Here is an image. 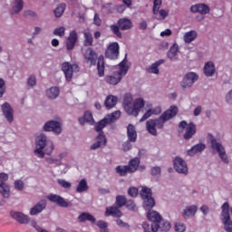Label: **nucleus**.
<instances>
[{
    "instance_id": "58836bf2",
    "label": "nucleus",
    "mask_w": 232,
    "mask_h": 232,
    "mask_svg": "<svg viewBox=\"0 0 232 232\" xmlns=\"http://www.w3.org/2000/svg\"><path fill=\"white\" fill-rule=\"evenodd\" d=\"M79 222H86L88 220L89 222H92V224H95V217H93L90 213L83 212L78 217Z\"/></svg>"
},
{
    "instance_id": "2eb2a0df",
    "label": "nucleus",
    "mask_w": 232,
    "mask_h": 232,
    "mask_svg": "<svg viewBox=\"0 0 232 232\" xmlns=\"http://www.w3.org/2000/svg\"><path fill=\"white\" fill-rule=\"evenodd\" d=\"M174 169L178 173H182L183 175H188V164L181 158L176 157L174 160Z\"/></svg>"
},
{
    "instance_id": "1a4fd4ad",
    "label": "nucleus",
    "mask_w": 232,
    "mask_h": 232,
    "mask_svg": "<svg viewBox=\"0 0 232 232\" xmlns=\"http://www.w3.org/2000/svg\"><path fill=\"white\" fill-rule=\"evenodd\" d=\"M208 137L211 149L218 151L219 158L225 162V164H229V159H227V154H226V149H224L222 143L217 141V139H215V137H213V135L211 134H209Z\"/></svg>"
},
{
    "instance_id": "ea45409f",
    "label": "nucleus",
    "mask_w": 232,
    "mask_h": 232,
    "mask_svg": "<svg viewBox=\"0 0 232 232\" xmlns=\"http://www.w3.org/2000/svg\"><path fill=\"white\" fill-rule=\"evenodd\" d=\"M164 63H166V60L160 59L156 63H152L149 68L150 73H155V74L159 73V67L160 66V64H164Z\"/></svg>"
},
{
    "instance_id": "79ce46f5",
    "label": "nucleus",
    "mask_w": 232,
    "mask_h": 232,
    "mask_svg": "<svg viewBox=\"0 0 232 232\" xmlns=\"http://www.w3.org/2000/svg\"><path fill=\"white\" fill-rule=\"evenodd\" d=\"M88 182L86 179H82L76 188V193H84L85 191H88Z\"/></svg>"
},
{
    "instance_id": "13d9d810",
    "label": "nucleus",
    "mask_w": 232,
    "mask_h": 232,
    "mask_svg": "<svg viewBox=\"0 0 232 232\" xmlns=\"http://www.w3.org/2000/svg\"><path fill=\"white\" fill-rule=\"evenodd\" d=\"M161 169L160 167H152L150 169V175L152 177H159L160 176Z\"/></svg>"
},
{
    "instance_id": "69168bd1",
    "label": "nucleus",
    "mask_w": 232,
    "mask_h": 232,
    "mask_svg": "<svg viewBox=\"0 0 232 232\" xmlns=\"http://www.w3.org/2000/svg\"><path fill=\"white\" fill-rule=\"evenodd\" d=\"M48 164H54L55 166H61V160L53 159V158H49L46 160Z\"/></svg>"
},
{
    "instance_id": "f257e3e1",
    "label": "nucleus",
    "mask_w": 232,
    "mask_h": 232,
    "mask_svg": "<svg viewBox=\"0 0 232 232\" xmlns=\"http://www.w3.org/2000/svg\"><path fill=\"white\" fill-rule=\"evenodd\" d=\"M83 59L87 64H90V66H95V64H97L98 76L104 77L106 63L104 62L103 55L98 56L97 53L93 50V48L89 47L85 50L83 53Z\"/></svg>"
},
{
    "instance_id": "864d4df0",
    "label": "nucleus",
    "mask_w": 232,
    "mask_h": 232,
    "mask_svg": "<svg viewBox=\"0 0 232 232\" xmlns=\"http://www.w3.org/2000/svg\"><path fill=\"white\" fill-rule=\"evenodd\" d=\"M155 113H157V112H155V110H149L148 111H146L145 113H144V115L141 117V119L140 120V122H144V121H147V119H150V117L151 116V115H154Z\"/></svg>"
},
{
    "instance_id": "4468645a",
    "label": "nucleus",
    "mask_w": 232,
    "mask_h": 232,
    "mask_svg": "<svg viewBox=\"0 0 232 232\" xmlns=\"http://www.w3.org/2000/svg\"><path fill=\"white\" fill-rule=\"evenodd\" d=\"M198 81V74L195 72H188L181 82L182 88H191Z\"/></svg>"
},
{
    "instance_id": "4c0bfd02",
    "label": "nucleus",
    "mask_w": 232,
    "mask_h": 232,
    "mask_svg": "<svg viewBox=\"0 0 232 232\" xmlns=\"http://www.w3.org/2000/svg\"><path fill=\"white\" fill-rule=\"evenodd\" d=\"M197 209L198 208L195 205L187 207V208L183 212L184 218H189V217H195L197 213Z\"/></svg>"
},
{
    "instance_id": "0e129e2a",
    "label": "nucleus",
    "mask_w": 232,
    "mask_h": 232,
    "mask_svg": "<svg viewBox=\"0 0 232 232\" xmlns=\"http://www.w3.org/2000/svg\"><path fill=\"white\" fill-rule=\"evenodd\" d=\"M5 92H6V87L5 86V80L0 79V97L5 95Z\"/></svg>"
},
{
    "instance_id": "dca6fc26",
    "label": "nucleus",
    "mask_w": 232,
    "mask_h": 232,
    "mask_svg": "<svg viewBox=\"0 0 232 232\" xmlns=\"http://www.w3.org/2000/svg\"><path fill=\"white\" fill-rule=\"evenodd\" d=\"M44 131H53V133H56V135H59V133L63 131V129H61V123L55 121H47L44 125Z\"/></svg>"
},
{
    "instance_id": "de8ad7c7",
    "label": "nucleus",
    "mask_w": 232,
    "mask_h": 232,
    "mask_svg": "<svg viewBox=\"0 0 232 232\" xmlns=\"http://www.w3.org/2000/svg\"><path fill=\"white\" fill-rule=\"evenodd\" d=\"M64 10H66V4L63 3L54 9L55 17H63Z\"/></svg>"
},
{
    "instance_id": "e433bc0d",
    "label": "nucleus",
    "mask_w": 232,
    "mask_h": 232,
    "mask_svg": "<svg viewBox=\"0 0 232 232\" xmlns=\"http://www.w3.org/2000/svg\"><path fill=\"white\" fill-rule=\"evenodd\" d=\"M0 194L4 198H10V185L0 183Z\"/></svg>"
},
{
    "instance_id": "a878e982",
    "label": "nucleus",
    "mask_w": 232,
    "mask_h": 232,
    "mask_svg": "<svg viewBox=\"0 0 232 232\" xmlns=\"http://www.w3.org/2000/svg\"><path fill=\"white\" fill-rule=\"evenodd\" d=\"M79 122L83 126V124H86L88 122L91 124V126H93L95 124V120H93V114L90 111H86L83 114V117L79 118Z\"/></svg>"
},
{
    "instance_id": "6e6d98bb",
    "label": "nucleus",
    "mask_w": 232,
    "mask_h": 232,
    "mask_svg": "<svg viewBox=\"0 0 232 232\" xmlns=\"http://www.w3.org/2000/svg\"><path fill=\"white\" fill-rule=\"evenodd\" d=\"M124 4L125 5L117 6V12H119V14H122V12L126 10V6H131V1H124Z\"/></svg>"
},
{
    "instance_id": "39448f33",
    "label": "nucleus",
    "mask_w": 232,
    "mask_h": 232,
    "mask_svg": "<svg viewBox=\"0 0 232 232\" xmlns=\"http://www.w3.org/2000/svg\"><path fill=\"white\" fill-rule=\"evenodd\" d=\"M147 218H149L150 222H151V224L150 225L148 222L142 223V228L144 232H151L153 230V227H155L156 226L158 227L159 222L162 220V216H160L159 212L151 210V208H149Z\"/></svg>"
},
{
    "instance_id": "412c9836",
    "label": "nucleus",
    "mask_w": 232,
    "mask_h": 232,
    "mask_svg": "<svg viewBox=\"0 0 232 232\" xmlns=\"http://www.w3.org/2000/svg\"><path fill=\"white\" fill-rule=\"evenodd\" d=\"M171 229V223H169L167 220L162 219L158 223V227H152L151 232H157V231H162V232H168Z\"/></svg>"
},
{
    "instance_id": "473e14b6",
    "label": "nucleus",
    "mask_w": 232,
    "mask_h": 232,
    "mask_svg": "<svg viewBox=\"0 0 232 232\" xmlns=\"http://www.w3.org/2000/svg\"><path fill=\"white\" fill-rule=\"evenodd\" d=\"M132 102H133V97H131V94L130 93L125 94L123 98V107L127 113L130 112Z\"/></svg>"
},
{
    "instance_id": "603ef678",
    "label": "nucleus",
    "mask_w": 232,
    "mask_h": 232,
    "mask_svg": "<svg viewBox=\"0 0 232 232\" xmlns=\"http://www.w3.org/2000/svg\"><path fill=\"white\" fill-rule=\"evenodd\" d=\"M64 32H66V29L64 26H61L54 29L53 35H57L58 37H64Z\"/></svg>"
},
{
    "instance_id": "09e8293b",
    "label": "nucleus",
    "mask_w": 232,
    "mask_h": 232,
    "mask_svg": "<svg viewBox=\"0 0 232 232\" xmlns=\"http://www.w3.org/2000/svg\"><path fill=\"white\" fill-rule=\"evenodd\" d=\"M96 226L100 228L101 232H109L108 223H106L105 221L99 220L97 221Z\"/></svg>"
},
{
    "instance_id": "bf43d9fd",
    "label": "nucleus",
    "mask_w": 232,
    "mask_h": 232,
    "mask_svg": "<svg viewBox=\"0 0 232 232\" xmlns=\"http://www.w3.org/2000/svg\"><path fill=\"white\" fill-rule=\"evenodd\" d=\"M175 231L176 232H184L186 231V225L183 223L178 222L175 224Z\"/></svg>"
},
{
    "instance_id": "ddd939ff",
    "label": "nucleus",
    "mask_w": 232,
    "mask_h": 232,
    "mask_svg": "<svg viewBox=\"0 0 232 232\" xmlns=\"http://www.w3.org/2000/svg\"><path fill=\"white\" fill-rule=\"evenodd\" d=\"M47 200H49V202L56 204V206H59L60 208H70V206H72V202H67L64 198L56 194L48 195Z\"/></svg>"
},
{
    "instance_id": "37998d69",
    "label": "nucleus",
    "mask_w": 232,
    "mask_h": 232,
    "mask_svg": "<svg viewBox=\"0 0 232 232\" xmlns=\"http://www.w3.org/2000/svg\"><path fill=\"white\" fill-rule=\"evenodd\" d=\"M127 201L128 199H126L125 196L118 195L116 196V201L114 206H116L117 208H124V206H126Z\"/></svg>"
},
{
    "instance_id": "b1692460",
    "label": "nucleus",
    "mask_w": 232,
    "mask_h": 232,
    "mask_svg": "<svg viewBox=\"0 0 232 232\" xmlns=\"http://www.w3.org/2000/svg\"><path fill=\"white\" fill-rule=\"evenodd\" d=\"M77 32L76 31H71L69 34V36L66 41V48L67 50H73L75 48V44H77Z\"/></svg>"
},
{
    "instance_id": "3c124183",
    "label": "nucleus",
    "mask_w": 232,
    "mask_h": 232,
    "mask_svg": "<svg viewBox=\"0 0 232 232\" xmlns=\"http://www.w3.org/2000/svg\"><path fill=\"white\" fill-rule=\"evenodd\" d=\"M160 6H162V1H154V5L152 8V12L154 15H157L160 11Z\"/></svg>"
},
{
    "instance_id": "6ab92c4d",
    "label": "nucleus",
    "mask_w": 232,
    "mask_h": 232,
    "mask_svg": "<svg viewBox=\"0 0 232 232\" xmlns=\"http://www.w3.org/2000/svg\"><path fill=\"white\" fill-rule=\"evenodd\" d=\"M120 208L116 205L107 207L105 210V217H113L114 218H121L122 217V212Z\"/></svg>"
},
{
    "instance_id": "cd10ccee",
    "label": "nucleus",
    "mask_w": 232,
    "mask_h": 232,
    "mask_svg": "<svg viewBox=\"0 0 232 232\" xmlns=\"http://www.w3.org/2000/svg\"><path fill=\"white\" fill-rule=\"evenodd\" d=\"M127 136L130 142H137V130L132 124H129L127 127Z\"/></svg>"
},
{
    "instance_id": "a19ab883",
    "label": "nucleus",
    "mask_w": 232,
    "mask_h": 232,
    "mask_svg": "<svg viewBox=\"0 0 232 232\" xmlns=\"http://www.w3.org/2000/svg\"><path fill=\"white\" fill-rule=\"evenodd\" d=\"M59 88L58 87H51L49 90L46 91V95L49 99H57L59 97Z\"/></svg>"
},
{
    "instance_id": "4be33fe9",
    "label": "nucleus",
    "mask_w": 232,
    "mask_h": 232,
    "mask_svg": "<svg viewBox=\"0 0 232 232\" xmlns=\"http://www.w3.org/2000/svg\"><path fill=\"white\" fill-rule=\"evenodd\" d=\"M2 111L8 121V122H14V109L10 106V103L5 102L2 105Z\"/></svg>"
},
{
    "instance_id": "6e6552de",
    "label": "nucleus",
    "mask_w": 232,
    "mask_h": 232,
    "mask_svg": "<svg viewBox=\"0 0 232 232\" xmlns=\"http://www.w3.org/2000/svg\"><path fill=\"white\" fill-rule=\"evenodd\" d=\"M140 195L143 200V208L145 209H152L155 208V199L153 198V192H151V188L143 187Z\"/></svg>"
},
{
    "instance_id": "c85d7f7f",
    "label": "nucleus",
    "mask_w": 232,
    "mask_h": 232,
    "mask_svg": "<svg viewBox=\"0 0 232 232\" xmlns=\"http://www.w3.org/2000/svg\"><path fill=\"white\" fill-rule=\"evenodd\" d=\"M215 63L213 62H208L204 66V73L206 77H213L215 75Z\"/></svg>"
},
{
    "instance_id": "5fc2aeb1",
    "label": "nucleus",
    "mask_w": 232,
    "mask_h": 232,
    "mask_svg": "<svg viewBox=\"0 0 232 232\" xmlns=\"http://www.w3.org/2000/svg\"><path fill=\"white\" fill-rule=\"evenodd\" d=\"M125 206L127 209H130V211H135L137 208V205L135 204V201H133V199L127 200Z\"/></svg>"
},
{
    "instance_id": "c756f323",
    "label": "nucleus",
    "mask_w": 232,
    "mask_h": 232,
    "mask_svg": "<svg viewBox=\"0 0 232 232\" xmlns=\"http://www.w3.org/2000/svg\"><path fill=\"white\" fill-rule=\"evenodd\" d=\"M119 72H116L115 73H117L122 79V77L128 73V70H130V67L128 66V60H126V58L123 59V61L119 63Z\"/></svg>"
},
{
    "instance_id": "5701e85b",
    "label": "nucleus",
    "mask_w": 232,
    "mask_h": 232,
    "mask_svg": "<svg viewBox=\"0 0 232 232\" xmlns=\"http://www.w3.org/2000/svg\"><path fill=\"white\" fill-rule=\"evenodd\" d=\"M195 133H197V125L193 122H189L186 127L183 139H185V140H189L190 139H193V135H195Z\"/></svg>"
},
{
    "instance_id": "4d7b16f0",
    "label": "nucleus",
    "mask_w": 232,
    "mask_h": 232,
    "mask_svg": "<svg viewBox=\"0 0 232 232\" xmlns=\"http://www.w3.org/2000/svg\"><path fill=\"white\" fill-rule=\"evenodd\" d=\"M14 188L18 191H23V189H24V182H23V180L16 179L14 181Z\"/></svg>"
},
{
    "instance_id": "c9c22d12",
    "label": "nucleus",
    "mask_w": 232,
    "mask_h": 232,
    "mask_svg": "<svg viewBox=\"0 0 232 232\" xmlns=\"http://www.w3.org/2000/svg\"><path fill=\"white\" fill-rule=\"evenodd\" d=\"M23 6H24V4L23 1L13 2L11 15H14V14H19V12H21V10H23Z\"/></svg>"
},
{
    "instance_id": "7c9ffc66",
    "label": "nucleus",
    "mask_w": 232,
    "mask_h": 232,
    "mask_svg": "<svg viewBox=\"0 0 232 232\" xmlns=\"http://www.w3.org/2000/svg\"><path fill=\"white\" fill-rule=\"evenodd\" d=\"M206 150V144L199 143L195 146H193L190 150H188V155L190 157H193L195 153H201V151H204Z\"/></svg>"
},
{
    "instance_id": "f03ea898",
    "label": "nucleus",
    "mask_w": 232,
    "mask_h": 232,
    "mask_svg": "<svg viewBox=\"0 0 232 232\" xmlns=\"http://www.w3.org/2000/svg\"><path fill=\"white\" fill-rule=\"evenodd\" d=\"M35 144L34 155L39 157V159H44V153L45 155H52L53 153V141L47 140L46 135L40 134L36 138Z\"/></svg>"
},
{
    "instance_id": "0eeeda50",
    "label": "nucleus",
    "mask_w": 232,
    "mask_h": 232,
    "mask_svg": "<svg viewBox=\"0 0 232 232\" xmlns=\"http://www.w3.org/2000/svg\"><path fill=\"white\" fill-rule=\"evenodd\" d=\"M133 26V24L131 23V20L127 18H121L118 21V25L112 24L110 26L112 34L116 35V37H119V39H122V33H121V30L126 31V30H131V27Z\"/></svg>"
},
{
    "instance_id": "423d86ee",
    "label": "nucleus",
    "mask_w": 232,
    "mask_h": 232,
    "mask_svg": "<svg viewBox=\"0 0 232 232\" xmlns=\"http://www.w3.org/2000/svg\"><path fill=\"white\" fill-rule=\"evenodd\" d=\"M177 113H179V108L175 105L170 106L169 109L165 111L159 119L154 120L156 128L162 130L164 128V122L170 121L173 117H176Z\"/></svg>"
},
{
    "instance_id": "a211bd4d",
    "label": "nucleus",
    "mask_w": 232,
    "mask_h": 232,
    "mask_svg": "<svg viewBox=\"0 0 232 232\" xmlns=\"http://www.w3.org/2000/svg\"><path fill=\"white\" fill-rule=\"evenodd\" d=\"M10 216L14 220H16L19 224H30V217L23 214V212H17L12 210Z\"/></svg>"
},
{
    "instance_id": "aec40b11",
    "label": "nucleus",
    "mask_w": 232,
    "mask_h": 232,
    "mask_svg": "<svg viewBox=\"0 0 232 232\" xmlns=\"http://www.w3.org/2000/svg\"><path fill=\"white\" fill-rule=\"evenodd\" d=\"M190 12H192V14L206 15L209 12V6L205 4H197L190 7Z\"/></svg>"
},
{
    "instance_id": "f3484780",
    "label": "nucleus",
    "mask_w": 232,
    "mask_h": 232,
    "mask_svg": "<svg viewBox=\"0 0 232 232\" xmlns=\"http://www.w3.org/2000/svg\"><path fill=\"white\" fill-rule=\"evenodd\" d=\"M141 108H144V100L142 98L136 99L133 102V107H130L128 115L138 117Z\"/></svg>"
},
{
    "instance_id": "9b49d317",
    "label": "nucleus",
    "mask_w": 232,
    "mask_h": 232,
    "mask_svg": "<svg viewBox=\"0 0 232 232\" xmlns=\"http://www.w3.org/2000/svg\"><path fill=\"white\" fill-rule=\"evenodd\" d=\"M79 70L80 68L78 64H72L70 62L62 63V72H63L67 82H72V79H73V72H79Z\"/></svg>"
},
{
    "instance_id": "8fccbe9b",
    "label": "nucleus",
    "mask_w": 232,
    "mask_h": 232,
    "mask_svg": "<svg viewBox=\"0 0 232 232\" xmlns=\"http://www.w3.org/2000/svg\"><path fill=\"white\" fill-rule=\"evenodd\" d=\"M57 182L61 188H63V189H70L72 188V183L66 181L65 179H57Z\"/></svg>"
},
{
    "instance_id": "393cba45",
    "label": "nucleus",
    "mask_w": 232,
    "mask_h": 232,
    "mask_svg": "<svg viewBox=\"0 0 232 232\" xmlns=\"http://www.w3.org/2000/svg\"><path fill=\"white\" fill-rule=\"evenodd\" d=\"M44 209H46V200L42 199L31 208L30 215H39V213H43Z\"/></svg>"
},
{
    "instance_id": "a18cd8bd",
    "label": "nucleus",
    "mask_w": 232,
    "mask_h": 232,
    "mask_svg": "<svg viewBox=\"0 0 232 232\" xmlns=\"http://www.w3.org/2000/svg\"><path fill=\"white\" fill-rule=\"evenodd\" d=\"M84 46H93V36L92 35V33L85 32L84 33Z\"/></svg>"
},
{
    "instance_id": "49530a36",
    "label": "nucleus",
    "mask_w": 232,
    "mask_h": 232,
    "mask_svg": "<svg viewBox=\"0 0 232 232\" xmlns=\"http://www.w3.org/2000/svg\"><path fill=\"white\" fill-rule=\"evenodd\" d=\"M105 119L108 121V122H115V121H119V119H121V111H115L114 112L109 114Z\"/></svg>"
},
{
    "instance_id": "20e7f679",
    "label": "nucleus",
    "mask_w": 232,
    "mask_h": 232,
    "mask_svg": "<svg viewBox=\"0 0 232 232\" xmlns=\"http://www.w3.org/2000/svg\"><path fill=\"white\" fill-rule=\"evenodd\" d=\"M139 166H140V158L136 157L130 160L128 165L117 166L115 169L120 177H126L128 173H135L139 169Z\"/></svg>"
},
{
    "instance_id": "f704fd0d",
    "label": "nucleus",
    "mask_w": 232,
    "mask_h": 232,
    "mask_svg": "<svg viewBox=\"0 0 232 232\" xmlns=\"http://www.w3.org/2000/svg\"><path fill=\"white\" fill-rule=\"evenodd\" d=\"M197 35L198 34L195 30L187 32L183 36L184 42L187 43V44H189V43H193V41L197 39Z\"/></svg>"
},
{
    "instance_id": "c03bdc74",
    "label": "nucleus",
    "mask_w": 232,
    "mask_h": 232,
    "mask_svg": "<svg viewBox=\"0 0 232 232\" xmlns=\"http://www.w3.org/2000/svg\"><path fill=\"white\" fill-rule=\"evenodd\" d=\"M177 53H179V46L177 44H174L168 52L169 59H170V61H173V59H177Z\"/></svg>"
},
{
    "instance_id": "72a5a7b5",
    "label": "nucleus",
    "mask_w": 232,
    "mask_h": 232,
    "mask_svg": "<svg viewBox=\"0 0 232 232\" xmlns=\"http://www.w3.org/2000/svg\"><path fill=\"white\" fill-rule=\"evenodd\" d=\"M117 97L113 96V95H109L107 96L106 100H105V108H107V110H111V108H114V106L117 105Z\"/></svg>"
},
{
    "instance_id": "2f4dec72",
    "label": "nucleus",
    "mask_w": 232,
    "mask_h": 232,
    "mask_svg": "<svg viewBox=\"0 0 232 232\" xmlns=\"http://www.w3.org/2000/svg\"><path fill=\"white\" fill-rule=\"evenodd\" d=\"M146 126L149 133L153 135V137H157V123L155 122V120L147 121Z\"/></svg>"
},
{
    "instance_id": "7ed1b4c3",
    "label": "nucleus",
    "mask_w": 232,
    "mask_h": 232,
    "mask_svg": "<svg viewBox=\"0 0 232 232\" xmlns=\"http://www.w3.org/2000/svg\"><path fill=\"white\" fill-rule=\"evenodd\" d=\"M108 120L106 118L95 124V131H98L99 135L96 138V142L91 146V150H98V148H103V146H106V136H104L102 130L106 128Z\"/></svg>"
},
{
    "instance_id": "052dcab7",
    "label": "nucleus",
    "mask_w": 232,
    "mask_h": 232,
    "mask_svg": "<svg viewBox=\"0 0 232 232\" xmlns=\"http://www.w3.org/2000/svg\"><path fill=\"white\" fill-rule=\"evenodd\" d=\"M128 194L130 195V197H132L133 198H135V197L139 195V189L135 187H131L128 189Z\"/></svg>"
},
{
    "instance_id": "338daca9",
    "label": "nucleus",
    "mask_w": 232,
    "mask_h": 232,
    "mask_svg": "<svg viewBox=\"0 0 232 232\" xmlns=\"http://www.w3.org/2000/svg\"><path fill=\"white\" fill-rule=\"evenodd\" d=\"M131 141H130V140L128 141H125L122 144V150L123 151H130V150H131Z\"/></svg>"
},
{
    "instance_id": "774afa93",
    "label": "nucleus",
    "mask_w": 232,
    "mask_h": 232,
    "mask_svg": "<svg viewBox=\"0 0 232 232\" xmlns=\"http://www.w3.org/2000/svg\"><path fill=\"white\" fill-rule=\"evenodd\" d=\"M8 180V174L5 172L0 173V184H5Z\"/></svg>"
},
{
    "instance_id": "680f3d73",
    "label": "nucleus",
    "mask_w": 232,
    "mask_h": 232,
    "mask_svg": "<svg viewBox=\"0 0 232 232\" xmlns=\"http://www.w3.org/2000/svg\"><path fill=\"white\" fill-rule=\"evenodd\" d=\"M31 226L36 229L38 232H48V230L44 229L43 227H39V225H37V221L36 220H32L31 221Z\"/></svg>"
},
{
    "instance_id": "e2e57ef3",
    "label": "nucleus",
    "mask_w": 232,
    "mask_h": 232,
    "mask_svg": "<svg viewBox=\"0 0 232 232\" xmlns=\"http://www.w3.org/2000/svg\"><path fill=\"white\" fill-rule=\"evenodd\" d=\"M27 84L29 86H35L37 84V79L35 78L34 75H31L28 80H27Z\"/></svg>"
},
{
    "instance_id": "9d476101",
    "label": "nucleus",
    "mask_w": 232,
    "mask_h": 232,
    "mask_svg": "<svg viewBox=\"0 0 232 232\" xmlns=\"http://www.w3.org/2000/svg\"><path fill=\"white\" fill-rule=\"evenodd\" d=\"M221 220L224 224V229L227 232H232V221L231 216L229 215V203L225 202L221 207Z\"/></svg>"
},
{
    "instance_id": "f8f14e48",
    "label": "nucleus",
    "mask_w": 232,
    "mask_h": 232,
    "mask_svg": "<svg viewBox=\"0 0 232 232\" xmlns=\"http://www.w3.org/2000/svg\"><path fill=\"white\" fill-rule=\"evenodd\" d=\"M120 50L121 47L119 46V43H110L105 50L106 59H110L111 61H117V59H119Z\"/></svg>"
},
{
    "instance_id": "bb28decb",
    "label": "nucleus",
    "mask_w": 232,
    "mask_h": 232,
    "mask_svg": "<svg viewBox=\"0 0 232 232\" xmlns=\"http://www.w3.org/2000/svg\"><path fill=\"white\" fill-rule=\"evenodd\" d=\"M122 81L121 76H119L117 72H114L113 75H108L105 77V82L107 84H111V86H115L119 84Z\"/></svg>"
}]
</instances>
